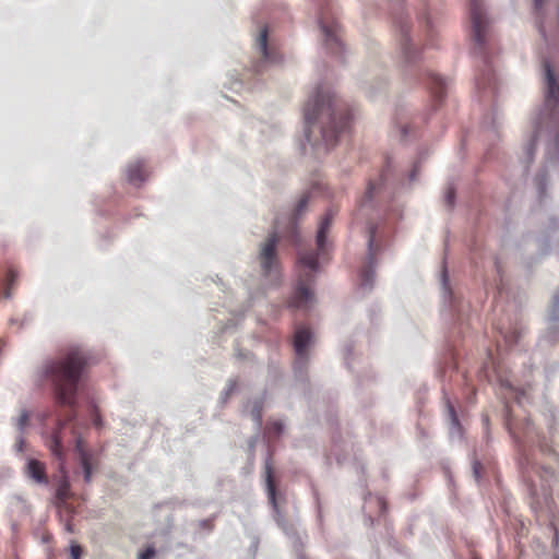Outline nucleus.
<instances>
[{"label": "nucleus", "mask_w": 559, "mask_h": 559, "mask_svg": "<svg viewBox=\"0 0 559 559\" xmlns=\"http://www.w3.org/2000/svg\"><path fill=\"white\" fill-rule=\"evenodd\" d=\"M304 118L307 140L311 142L312 129L320 123L322 141L326 146H334L337 139L349 129L352 121L347 106L334 95L320 90L313 99L307 102Z\"/></svg>", "instance_id": "nucleus-1"}, {"label": "nucleus", "mask_w": 559, "mask_h": 559, "mask_svg": "<svg viewBox=\"0 0 559 559\" xmlns=\"http://www.w3.org/2000/svg\"><path fill=\"white\" fill-rule=\"evenodd\" d=\"M336 212L333 209L326 211L319 223L317 233L318 251H299L297 260L298 280L295 292L288 300V307L293 309H308L313 301L311 286L314 283V274L318 271V258L326 252L325 239Z\"/></svg>", "instance_id": "nucleus-2"}, {"label": "nucleus", "mask_w": 559, "mask_h": 559, "mask_svg": "<svg viewBox=\"0 0 559 559\" xmlns=\"http://www.w3.org/2000/svg\"><path fill=\"white\" fill-rule=\"evenodd\" d=\"M85 366L86 356L80 349H71L46 366L45 373L53 384L58 403L69 407V420L74 414L75 393Z\"/></svg>", "instance_id": "nucleus-3"}, {"label": "nucleus", "mask_w": 559, "mask_h": 559, "mask_svg": "<svg viewBox=\"0 0 559 559\" xmlns=\"http://www.w3.org/2000/svg\"><path fill=\"white\" fill-rule=\"evenodd\" d=\"M471 21L475 45L483 51L487 41V17L480 0H471Z\"/></svg>", "instance_id": "nucleus-4"}, {"label": "nucleus", "mask_w": 559, "mask_h": 559, "mask_svg": "<svg viewBox=\"0 0 559 559\" xmlns=\"http://www.w3.org/2000/svg\"><path fill=\"white\" fill-rule=\"evenodd\" d=\"M278 242L277 233L271 234L261 246L259 261L265 274H270L277 265L276 246Z\"/></svg>", "instance_id": "nucleus-5"}, {"label": "nucleus", "mask_w": 559, "mask_h": 559, "mask_svg": "<svg viewBox=\"0 0 559 559\" xmlns=\"http://www.w3.org/2000/svg\"><path fill=\"white\" fill-rule=\"evenodd\" d=\"M322 33L325 37V44L333 52L342 49V41L340 38V25L333 20L329 21L322 14L319 20Z\"/></svg>", "instance_id": "nucleus-6"}, {"label": "nucleus", "mask_w": 559, "mask_h": 559, "mask_svg": "<svg viewBox=\"0 0 559 559\" xmlns=\"http://www.w3.org/2000/svg\"><path fill=\"white\" fill-rule=\"evenodd\" d=\"M312 342V333L306 325H297L294 333V349L298 359L306 361L308 359V346Z\"/></svg>", "instance_id": "nucleus-7"}, {"label": "nucleus", "mask_w": 559, "mask_h": 559, "mask_svg": "<svg viewBox=\"0 0 559 559\" xmlns=\"http://www.w3.org/2000/svg\"><path fill=\"white\" fill-rule=\"evenodd\" d=\"M544 70L547 83L546 103L548 106L555 107L559 102V84L548 61L544 62Z\"/></svg>", "instance_id": "nucleus-8"}, {"label": "nucleus", "mask_w": 559, "mask_h": 559, "mask_svg": "<svg viewBox=\"0 0 559 559\" xmlns=\"http://www.w3.org/2000/svg\"><path fill=\"white\" fill-rule=\"evenodd\" d=\"M436 103H441L445 96L447 83L437 74L429 73L426 82Z\"/></svg>", "instance_id": "nucleus-9"}, {"label": "nucleus", "mask_w": 559, "mask_h": 559, "mask_svg": "<svg viewBox=\"0 0 559 559\" xmlns=\"http://www.w3.org/2000/svg\"><path fill=\"white\" fill-rule=\"evenodd\" d=\"M379 186H380L379 183L373 182V181L368 182L367 190H366L362 199L360 200L357 212H356V219H359L361 216L367 214V212L370 209H372L373 195L378 191Z\"/></svg>", "instance_id": "nucleus-10"}, {"label": "nucleus", "mask_w": 559, "mask_h": 559, "mask_svg": "<svg viewBox=\"0 0 559 559\" xmlns=\"http://www.w3.org/2000/svg\"><path fill=\"white\" fill-rule=\"evenodd\" d=\"M147 176H148V171H147L146 165L141 160L131 163L127 167L128 181L133 185H140L147 178Z\"/></svg>", "instance_id": "nucleus-11"}, {"label": "nucleus", "mask_w": 559, "mask_h": 559, "mask_svg": "<svg viewBox=\"0 0 559 559\" xmlns=\"http://www.w3.org/2000/svg\"><path fill=\"white\" fill-rule=\"evenodd\" d=\"M74 439H75V443H76V450L80 455L81 466H82L83 473H84V480H85V483H90L92 480V473H93L92 454L90 452H87L86 450H84V448L82 445L81 438L74 436Z\"/></svg>", "instance_id": "nucleus-12"}, {"label": "nucleus", "mask_w": 559, "mask_h": 559, "mask_svg": "<svg viewBox=\"0 0 559 559\" xmlns=\"http://www.w3.org/2000/svg\"><path fill=\"white\" fill-rule=\"evenodd\" d=\"M264 469H265V483H266L269 501L272 504V507L275 510H277L278 506H277V501H276V485H275V480H274L273 466H272L271 459H267L265 461Z\"/></svg>", "instance_id": "nucleus-13"}, {"label": "nucleus", "mask_w": 559, "mask_h": 559, "mask_svg": "<svg viewBox=\"0 0 559 559\" xmlns=\"http://www.w3.org/2000/svg\"><path fill=\"white\" fill-rule=\"evenodd\" d=\"M66 425L67 423H59L58 428L53 431L49 440V449L59 460L63 459L62 429Z\"/></svg>", "instance_id": "nucleus-14"}, {"label": "nucleus", "mask_w": 559, "mask_h": 559, "mask_svg": "<svg viewBox=\"0 0 559 559\" xmlns=\"http://www.w3.org/2000/svg\"><path fill=\"white\" fill-rule=\"evenodd\" d=\"M27 475L33 478L35 481L40 484H46V468L45 464L37 460H29L27 464Z\"/></svg>", "instance_id": "nucleus-15"}, {"label": "nucleus", "mask_w": 559, "mask_h": 559, "mask_svg": "<svg viewBox=\"0 0 559 559\" xmlns=\"http://www.w3.org/2000/svg\"><path fill=\"white\" fill-rule=\"evenodd\" d=\"M267 36H269L267 28L263 27L260 32L258 39H257V46H258L260 52L262 53L263 58L266 61L275 62V61H277V59H276L275 55H273L269 50Z\"/></svg>", "instance_id": "nucleus-16"}, {"label": "nucleus", "mask_w": 559, "mask_h": 559, "mask_svg": "<svg viewBox=\"0 0 559 559\" xmlns=\"http://www.w3.org/2000/svg\"><path fill=\"white\" fill-rule=\"evenodd\" d=\"M447 412H448V417L450 420V428H449L450 435L452 437H454V436L461 437L462 436V426L457 418L454 406L449 401L447 402Z\"/></svg>", "instance_id": "nucleus-17"}, {"label": "nucleus", "mask_w": 559, "mask_h": 559, "mask_svg": "<svg viewBox=\"0 0 559 559\" xmlns=\"http://www.w3.org/2000/svg\"><path fill=\"white\" fill-rule=\"evenodd\" d=\"M394 24L399 26L400 33H401V46L403 49V52L405 53L407 59H411L409 51H408V39H407V32H408V23L404 19H399L394 21Z\"/></svg>", "instance_id": "nucleus-18"}, {"label": "nucleus", "mask_w": 559, "mask_h": 559, "mask_svg": "<svg viewBox=\"0 0 559 559\" xmlns=\"http://www.w3.org/2000/svg\"><path fill=\"white\" fill-rule=\"evenodd\" d=\"M309 199H310V194L306 193L300 198V200L297 203V206H296L295 213H294V218L292 221V226H290L293 236H296L295 221L297 219L298 216H300L305 212L307 204L309 202Z\"/></svg>", "instance_id": "nucleus-19"}, {"label": "nucleus", "mask_w": 559, "mask_h": 559, "mask_svg": "<svg viewBox=\"0 0 559 559\" xmlns=\"http://www.w3.org/2000/svg\"><path fill=\"white\" fill-rule=\"evenodd\" d=\"M56 497L60 502H64L70 498V484L67 480L59 485Z\"/></svg>", "instance_id": "nucleus-20"}, {"label": "nucleus", "mask_w": 559, "mask_h": 559, "mask_svg": "<svg viewBox=\"0 0 559 559\" xmlns=\"http://www.w3.org/2000/svg\"><path fill=\"white\" fill-rule=\"evenodd\" d=\"M284 426L280 420L272 421L266 426V435L271 437H278L283 432Z\"/></svg>", "instance_id": "nucleus-21"}, {"label": "nucleus", "mask_w": 559, "mask_h": 559, "mask_svg": "<svg viewBox=\"0 0 559 559\" xmlns=\"http://www.w3.org/2000/svg\"><path fill=\"white\" fill-rule=\"evenodd\" d=\"M251 417L257 423L258 426L262 423V403L257 402L253 404L251 409Z\"/></svg>", "instance_id": "nucleus-22"}, {"label": "nucleus", "mask_w": 559, "mask_h": 559, "mask_svg": "<svg viewBox=\"0 0 559 559\" xmlns=\"http://www.w3.org/2000/svg\"><path fill=\"white\" fill-rule=\"evenodd\" d=\"M361 285L362 286H371L373 280V271L369 267H366L360 273Z\"/></svg>", "instance_id": "nucleus-23"}, {"label": "nucleus", "mask_w": 559, "mask_h": 559, "mask_svg": "<svg viewBox=\"0 0 559 559\" xmlns=\"http://www.w3.org/2000/svg\"><path fill=\"white\" fill-rule=\"evenodd\" d=\"M28 421H29L28 412L22 411L17 418V421H16V426H17L19 430L24 431L25 428L28 426Z\"/></svg>", "instance_id": "nucleus-24"}, {"label": "nucleus", "mask_w": 559, "mask_h": 559, "mask_svg": "<svg viewBox=\"0 0 559 559\" xmlns=\"http://www.w3.org/2000/svg\"><path fill=\"white\" fill-rule=\"evenodd\" d=\"M15 278H16V274L14 271L10 270L7 274V287H5V290H4V297L5 298H9L11 296V286L14 284L15 282Z\"/></svg>", "instance_id": "nucleus-25"}, {"label": "nucleus", "mask_w": 559, "mask_h": 559, "mask_svg": "<svg viewBox=\"0 0 559 559\" xmlns=\"http://www.w3.org/2000/svg\"><path fill=\"white\" fill-rule=\"evenodd\" d=\"M367 229H368V247H369V250L372 251V247H373L374 238H376L377 226H374L373 224H369Z\"/></svg>", "instance_id": "nucleus-26"}, {"label": "nucleus", "mask_w": 559, "mask_h": 559, "mask_svg": "<svg viewBox=\"0 0 559 559\" xmlns=\"http://www.w3.org/2000/svg\"><path fill=\"white\" fill-rule=\"evenodd\" d=\"M91 417H92L93 425L96 428H102L103 427L102 416H100L99 411H98V408L96 406L93 407Z\"/></svg>", "instance_id": "nucleus-27"}, {"label": "nucleus", "mask_w": 559, "mask_h": 559, "mask_svg": "<svg viewBox=\"0 0 559 559\" xmlns=\"http://www.w3.org/2000/svg\"><path fill=\"white\" fill-rule=\"evenodd\" d=\"M445 203L449 207H452L455 200V191L452 187H449L444 194Z\"/></svg>", "instance_id": "nucleus-28"}, {"label": "nucleus", "mask_w": 559, "mask_h": 559, "mask_svg": "<svg viewBox=\"0 0 559 559\" xmlns=\"http://www.w3.org/2000/svg\"><path fill=\"white\" fill-rule=\"evenodd\" d=\"M156 551L154 547L148 546L145 550L141 551L138 556V559H152L155 556Z\"/></svg>", "instance_id": "nucleus-29"}, {"label": "nucleus", "mask_w": 559, "mask_h": 559, "mask_svg": "<svg viewBox=\"0 0 559 559\" xmlns=\"http://www.w3.org/2000/svg\"><path fill=\"white\" fill-rule=\"evenodd\" d=\"M70 551H71V559H80L83 554L82 547L78 544H72Z\"/></svg>", "instance_id": "nucleus-30"}, {"label": "nucleus", "mask_w": 559, "mask_h": 559, "mask_svg": "<svg viewBox=\"0 0 559 559\" xmlns=\"http://www.w3.org/2000/svg\"><path fill=\"white\" fill-rule=\"evenodd\" d=\"M480 468H481V464L479 462H474L473 464V472H474V475L476 477V479H479L480 478Z\"/></svg>", "instance_id": "nucleus-31"}, {"label": "nucleus", "mask_w": 559, "mask_h": 559, "mask_svg": "<svg viewBox=\"0 0 559 559\" xmlns=\"http://www.w3.org/2000/svg\"><path fill=\"white\" fill-rule=\"evenodd\" d=\"M554 308H559V293L554 297Z\"/></svg>", "instance_id": "nucleus-32"}, {"label": "nucleus", "mask_w": 559, "mask_h": 559, "mask_svg": "<svg viewBox=\"0 0 559 559\" xmlns=\"http://www.w3.org/2000/svg\"><path fill=\"white\" fill-rule=\"evenodd\" d=\"M554 542H555L556 544H558V543H559V532H558V530H555V538H554Z\"/></svg>", "instance_id": "nucleus-33"}, {"label": "nucleus", "mask_w": 559, "mask_h": 559, "mask_svg": "<svg viewBox=\"0 0 559 559\" xmlns=\"http://www.w3.org/2000/svg\"><path fill=\"white\" fill-rule=\"evenodd\" d=\"M544 0H535L536 8H540L543 5Z\"/></svg>", "instance_id": "nucleus-34"}, {"label": "nucleus", "mask_w": 559, "mask_h": 559, "mask_svg": "<svg viewBox=\"0 0 559 559\" xmlns=\"http://www.w3.org/2000/svg\"><path fill=\"white\" fill-rule=\"evenodd\" d=\"M416 171H417V169H416V168L412 171V175H411V179H412V180H414V179H415Z\"/></svg>", "instance_id": "nucleus-35"}, {"label": "nucleus", "mask_w": 559, "mask_h": 559, "mask_svg": "<svg viewBox=\"0 0 559 559\" xmlns=\"http://www.w3.org/2000/svg\"><path fill=\"white\" fill-rule=\"evenodd\" d=\"M22 445H23V440H20V441H19V448H20V450H22Z\"/></svg>", "instance_id": "nucleus-36"}, {"label": "nucleus", "mask_w": 559, "mask_h": 559, "mask_svg": "<svg viewBox=\"0 0 559 559\" xmlns=\"http://www.w3.org/2000/svg\"><path fill=\"white\" fill-rule=\"evenodd\" d=\"M512 337H513V341H515V338H516V333L515 332H512Z\"/></svg>", "instance_id": "nucleus-37"}, {"label": "nucleus", "mask_w": 559, "mask_h": 559, "mask_svg": "<svg viewBox=\"0 0 559 559\" xmlns=\"http://www.w3.org/2000/svg\"><path fill=\"white\" fill-rule=\"evenodd\" d=\"M472 559H479V557L476 555H473Z\"/></svg>", "instance_id": "nucleus-38"}]
</instances>
